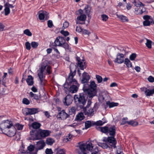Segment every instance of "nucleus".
I'll use <instances>...</instances> for the list:
<instances>
[{
	"label": "nucleus",
	"instance_id": "nucleus-1",
	"mask_svg": "<svg viewBox=\"0 0 154 154\" xmlns=\"http://www.w3.org/2000/svg\"><path fill=\"white\" fill-rule=\"evenodd\" d=\"M74 75L73 72H72L71 70H70V72L68 79L66 80V82L68 86H67L66 84H64L63 85L64 88L66 89L69 88L68 86L70 85L69 91L72 93H75L77 91L78 88L79 86V85L77 81L75 79H73Z\"/></svg>",
	"mask_w": 154,
	"mask_h": 154
},
{
	"label": "nucleus",
	"instance_id": "nucleus-2",
	"mask_svg": "<svg viewBox=\"0 0 154 154\" xmlns=\"http://www.w3.org/2000/svg\"><path fill=\"white\" fill-rule=\"evenodd\" d=\"M97 86L94 81L91 82L90 84H85L83 88L84 92L90 98H92L97 93Z\"/></svg>",
	"mask_w": 154,
	"mask_h": 154
},
{
	"label": "nucleus",
	"instance_id": "nucleus-3",
	"mask_svg": "<svg viewBox=\"0 0 154 154\" xmlns=\"http://www.w3.org/2000/svg\"><path fill=\"white\" fill-rule=\"evenodd\" d=\"M85 94L84 93H80L79 95H75L74 96V99L78 108L80 109H83L85 105L87 100L85 98Z\"/></svg>",
	"mask_w": 154,
	"mask_h": 154
},
{
	"label": "nucleus",
	"instance_id": "nucleus-4",
	"mask_svg": "<svg viewBox=\"0 0 154 154\" xmlns=\"http://www.w3.org/2000/svg\"><path fill=\"white\" fill-rule=\"evenodd\" d=\"M143 18L145 20L143 22V24L144 26H149L151 24L154 23V21L150 16L144 15L143 16Z\"/></svg>",
	"mask_w": 154,
	"mask_h": 154
},
{
	"label": "nucleus",
	"instance_id": "nucleus-5",
	"mask_svg": "<svg viewBox=\"0 0 154 154\" xmlns=\"http://www.w3.org/2000/svg\"><path fill=\"white\" fill-rule=\"evenodd\" d=\"M38 109L36 108H27L23 110V113L26 115L34 114L38 112Z\"/></svg>",
	"mask_w": 154,
	"mask_h": 154
},
{
	"label": "nucleus",
	"instance_id": "nucleus-6",
	"mask_svg": "<svg viewBox=\"0 0 154 154\" xmlns=\"http://www.w3.org/2000/svg\"><path fill=\"white\" fill-rule=\"evenodd\" d=\"M66 41L64 38L59 36L56 38L54 41V45L55 46H61Z\"/></svg>",
	"mask_w": 154,
	"mask_h": 154
},
{
	"label": "nucleus",
	"instance_id": "nucleus-7",
	"mask_svg": "<svg viewBox=\"0 0 154 154\" xmlns=\"http://www.w3.org/2000/svg\"><path fill=\"white\" fill-rule=\"evenodd\" d=\"M72 96L70 95H68L63 100V102L64 105L68 106L72 103Z\"/></svg>",
	"mask_w": 154,
	"mask_h": 154
},
{
	"label": "nucleus",
	"instance_id": "nucleus-8",
	"mask_svg": "<svg viewBox=\"0 0 154 154\" xmlns=\"http://www.w3.org/2000/svg\"><path fill=\"white\" fill-rule=\"evenodd\" d=\"M124 55L122 53H118L117 54L116 58L113 61L115 63L121 64L124 62Z\"/></svg>",
	"mask_w": 154,
	"mask_h": 154
},
{
	"label": "nucleus",
	"instance_id": "nucleus-9",
	"mask_svg": "<svg viewBox=\"0 0 154 154\" xmlns=\"http://www.w3.org/2000/svg\"><path fill=\"white\" fill-rule=\"evenodd\" d=\"M86 19V15H80L77 17L76 23L81 24H85Z\"/></svg>",
	"mask_w": 154,
	"mask_h": 154
},
{
	"label": "nucleus",
	"instance_id": "nucleus-10",
	"mask_svg": "<svg viewBox=\"0 0 154 154\" xmlns=\"http://www.w3.org/2000/svg\"><path fill=\"white\" fill-rule=\"evenodd\" d=\"M16 133V129L14 126H12V127L9 129L8 131H6L4 134L9 137H12L15 135Z\"/></svg>",
	"mask_w": 154,
	"mask_h": 154
},
{
	"label": "nucleus",
	"instance_id": "nucleus-11",
	"mask_svg": "<svg viewBox=\"0 0 154 154\" xmlns=\"http://www.w3.org/2000/svg\"><path fill=\"white\" fill-rule=\"evenodd\" d=\"M107 141L109 143L110 145L112 147L116 148V141L114 137H109L107 139Z\"/></svg>",
	"mask_w": 154,
	"mask_h": 154
},
{
	"label": "nucleus",
	"instance_id": "nucleus-12",
	"mask_svg": "<svg viewBox=\"0 0 154 154\" xmlns=\"http://www.w3.org/2000/svg\"><path fill=\"white\" fill-rule=\"evenodd\" d=\"M46 67V65H42L41 67L38 71V75L41 81H42L43 78V72L44 71Z\"/></svg>",
	"mask_w": 154,
	"mask_h": 154
},
{
	"label": "nucleus",
	"instance_id": "nucleus-13",
	"mask_svg": "<svg viewBox=\"0 0 154 154\" xmlns=\"http://www.w3.org/2000/svg\"><path fill=\"white\" fill-rule=\"evenodd\" d=\"M69 115L67 114L64 110H63L59 113L57 116L58 119H60L62 120H65L68 117Z\"/></svg>",
	"mask_w": 154,
	"mask_h": 154
},
{
	"label": "nucleus",
	"instance_id": "nucleus-14",
	"mask_svg": "<svg viewBox=\"0 0 154 154\" xmlns=\"http://www.w3.org/2000/svg\"><path fill=\"white\" fill-rule=\"evenodd\" d=\"M82 79L81 80V82L83 84H88V81L90 79V76L86 72H84L82 75Z\"/></svg>",
	"mask_w": 154,
	"mask_h": 154
},
{
	"label": "nucleus",
	"instance_id": "nucleus-15",
	"mask_svg": "<svg viewBox=\"0 0 154 154\" xmlns=\"http://www.w3.org/2000/svg\"><path fill=\"white\" fill-rule=\"evenodd\" d=\"M76 60L78 61L77 66L82 70H83L85 67V63L83 60L80 59L79 57H77Z\"/></svg>",
	"mask_w": 154,
	"mask_h": 154
},
{
	"label": "nucleus",
	"instance_id": "nucleus-16",
	"mask_svg": "<svg viewBox=\"0 0 154 154\" xmlns=\"http://www.w3.org/2000/svg\"><path fill=\"white\" fill-rule=\"evenodd\" d=\"M45 143L43 140H40L37 142L36 149H37L38 150L42 149L45 146Z\"/></svg>",
	"mask_w": 154,
	"mask_h": 154
},
{
	"label": "nucleus",
	"instance_id": "nucleus-17",
	"mask_svg": "<svg viewBox=\"0 0 154 154\" xmlns=\"http://www.w3.org/2000/svg\"><path fill=\"white\" fill-rule=\"evenodd\" d=\"M28 152L29 154H37L38 150L35 149V147L34 145H31L27 147Z\"/></svg>",
	"mask_w": 154,
	"mask_h": 154
},
{
	"label": "nucleus",
	"instance_id": "nucleus-18",
	"mask_svg": "<svg viewBox=\"0 0 154 154\" xmlns=\"http://www.w3.org/2000/svg\"><path fill=\"white\" fill-rule=\"evenodd\" d=\"M51 132L48 130H41L40 131L39 134L42 137H45L48 136L51 133Z\"/></svg>",
	"mask_w": 154,
	"mask_h": 154
},
{
	"label": "nucleus",
	"instance_id": "nucleus-19",
	"mask_svg": "<svg viewBox=\"0 0 154 154\" xmlns=\"http://www.w3.org/2000/svg\"><path fill=\"white\" fill-rule=\"evenodd\" d=\"M6 125L5 122H4L0 125V133L4 134L8 130V128H6Z\"/></svg>",
	"mask_w": 154,
	"mask_h": 154
},
{
	"label": "nucleus",
	"instance_id": "nucleus-20",
	"mask_svg": "<svg viewBox=\"0 0 154 154\" xmlns=\"http://www.w3.org/2000/svg\"><path fill=\"white\" fill-rule=\"evenodd\" d=\"M116 127L114 125L108 128V132L110 135L115 136L116 134Z\"/></svg>",
	"mask_w": 154,
	"mask_h": 154
},
{
	"label": "nucleus",
	"instance_id": "nucleus-21",
	"mask_svg": "<svg viewBox=\"0 0 154 154\" xmlns=\"http://www.w3.org/2000/svg\"><path fill=\"white\" fill-rule=\"evenodd\" d=\"M79 145V148L81 150L83 154H87V152L86 151V143H81Z\"/></svg>",
	"mask_w": 154,
	"mask_h": 154
},
{
	"label": "nucleus",
	"instance_id": "nucleus-22",
	"mask_svg": "<svg viewBox=\"0 0 154 154\" xmlns=\"http://www.w3.org/2000/svg\"><path fill=\"white\" fill-rule=\"evenodd\" d=\"M26 82L29 86H32L34 84L33 78L31 75H28L26 80Z\"/></svg>",
	"mask_w": 154,
	"mask_h": 154
},
{
	"label": "nucleus",
	"instance_id": "nucleus-23",
	"mask_svg": "<svg viewBox=\"0 0 154 154\" xmlns=\"http://www.w3.org/2000/svg\"><path fill=\"white\" fill-rule=\"evenodd\" d=\"M47 13L45 11H40L39 12L38 15L39 18L40 20H43L45 17H46Z\"/></svg>",
	"mask_w": 154,
	"mask_h": 154
},
{
	"label": "nucleus",
	"instance_id": "nucleus-24",
	"mask_svg": "<svg viewBox=\"0 0 154 154\" xmlns=\"http://www.w3.org/2000/svg\"><path fill=\"white\" fill-rule=\"evenodd\" d=\"M37 131L35 130H32L30 132V135L33 138L34 140L38 139L37 137V135L36 134Z\"/></svg>",
	"mask_w": 154,
	"mask_h": 154
},
{
	"label": "nucleus",
	"instance_id": "nucleus-25",
	"mask_svg": "<svg viewBox=\"0 0 154 154\" xmlns=\"http://www.w3.org/2000/svg\"><path fill=\"white\" fill-rule=\"evenodd\" d=\"M94 125V122L93 121H87L85 123V128L88 129L91 126Z\"/></svg>",
	"mask_w": 154,
	"mask_h": 154
},
{
	"label": "nucleus",
	"instance_id": "nucleus-26",
	"mask_svg": "<svg viewBox=\"0 0 154 154\" xmlns=\"http://www.w3.org/2000/svg\"><path fill=\"white\" fill-rule=\"evenodd\" d=\"M84 118V114L82 113H80L78 114L76 116L75 119H76L77 122H80L83 120Z\"/></svg>",
	"mask_w": 154,
	"mask_h": 154
},
{
	"label": "nucleus",
	"instance_id": "nucleus-27",
	"mask_svg": "<svg viewBox=\"0 0 154 154\" xmlns=\"http://www.w3.org/2000/svg\"><path fill=\"white\" fill-rule=\"evenodd\" d=\"M116 16L123 22H127L128 21V19L126 16L123 15H119L118 14H117Z\"/></svg>",
	"mask_w": 154,
	"mask_h": 154
},
{
	"label": "nucleus",
	"instance_id": "nucleus-28",
	"mask_svg": "<svg viewBox=\"0 0 154 154\" xmlns=\"http://www.w3.org/2000/svg\"><path fill=\"white\" fill-rule=\"evenodd\" d=\"M145 89V93L146 96H151L152 94H154V89L152 90L147 89L146 88Z\"/></svg>",
	"mask_w": 154,
	"mask_h": 154
},
{
	"label": "nucleus",
	"instance_id": "nucleus-29",
	"mask_svg": "<svg viewBox=\"0 0 154 154\" xmlns=\"http://www.w3.org/2000/svg\"><path fill=\"white\" fill-rule=\"evenodd\" d=\"M106 104L108 105L109 108H111L114 106H117L119 105L117 103H115L114 102H111L109 101H108L106 102Z\"/></svg>",
	"mask_w": 154,
	"mask_h": 154
},
{
	"label": "nucleus",
	"instance_id": "nucleus-30",
	"mask_svg": "<svg viewBox=\"0 0 154 154\" xmlns=\"http://www.w3.org/2000/svg\"><path fill=\"white\" fill-rule=\"evenodd\" d=\"M29 95L31 97L33 98L34 99L36 100H39L40 98L39 95L34 94L32 92H30L29 93Z\"/></svg>",
	"mask_w": 154,
	"mask_h": 154
},
{
	"label": "nucleus",
	"instance_id": "nucleus-31",
	"mask_svg": "<svg viewBox=\"0 0 154 154\" xmlns=\"http://www.w3.org/2000/svg\"><path fill=\"white\" fill-rule=\"evenodd\" d=\"M41 124L36 122H34L31 125V127L34 129H37L39 128L41 126Z\"/></svg>",
	"mask_w": 154,
	"mask_h": 154
},
{
	"label": "nucleus",
	"instance_id": "nucleus-32",
	"mask_svg": "<svg viewBox=\"0 0 154 154\" xmlns=\"http://www.w3.org/2000/svg\"><path fill=\"white\" fill-rule=\"evenodd\" d=\"M86 148L87 150L91 151L93 148L92 144L91 142H87L86 143Z\"/></svg>",
	"mask_w": 154,
	"mask_h": 154
},
{
	"label": "nucleus",
	"instance_id": "nucleus-33",
	"mask_svg": "<svg viewBox=\"0 0 154 154\" xmlns=\"http://www.w3.org/2000/svg\"><path fill=\"white\" fill-rule=\"evenodd\" d=\"M124 63L128 68L131 67L132 66L131 63L129 60L128 58L125 59L124 60Z\"/></svg>",
	"mask_w": 154,
	"mask_h": 154
},
{
	"label": "nucleus",
	"instance_id": "nucleus-34",
	"mask_svg": "<svg viewBox=\"0 0 154 154\" xmlns=\"http://www.w3.org/2000/svg\"><path fill=\"white\" fill-rule=\"evenodd\" d=\"M54 142V139L50 137L48 138L46 140V143L48 145H51Z\"/></svg>",
	"mask_w": 154,
	"mask_h": 154
},
{
	"label": "nucleus",
	"instance_id": "nucleus-35",
	"mask_svg": "<svg viewBox=\"0 0 154 154\" xmlns=\"http://www.w3.org/2000/svg\"><path fill=\"white\" fill-rule=\"evenodd\" d=\"M5 122L6 125V128H8L7 131H8L9 129L12 127V126H14L11 121L7 120Z\"/></svg>",
	"mask_w": 154,
	"mask_h": 154
},
{
	"label": "nucleus",
	"instance_id": "nucleus-36",
	"mask_svg": "<svg viewBox=\"0 0 154 154\" xmlns=\"http://www.w3.org/2000/svg\"><path fill=\"white\" fill-rule=\"evenodd\" d=\"M94 114V110L92 109H88L85 113V114L88 116H91Z\"/></svg>",
	"mask_w": 154,
	"mask_h": 154
},
{
	"label": "nucleus",
	"instance_id": "nucleus-37",
	"mask_svg": "<svg viewBox=\"0 0 154 154\" xmlns=\"http://www.w3.org/2000/svg\"><path fill=\"white\" fill-rule=\"evenodd\" d=\"M108 128H109L107 127H100L98 128V129L102 132L105 133L108 132Z\"/></svg>",
	"mask_w": 154,
	"mask_h": 154
},
{
	"label": "nucleus",
	"instance_id": "nucleus-38",
	"mask_svg": "<svg viewBox=\"0 0 154 154\" xmlns=\"http://www.w3.org/2000/svg\"><path fill=\"white\" fill-rule=\"evenodd\" d=\"M91 7L88 5H86L84 8V10L85 11L86 14L87 15H89L91 10Z\"/></svg>",
	"mask_w": 154,
	"mask_h": 154
},
{
	"label": "nucleus",
	"instance_id": "nucleus-39",
	"mask_svg": "<svg viewBox=\"0 0 154 154\" xmlns=\"http://www.w3.org/2000/svg\"><path fill=\"white\" fill-rule=\"evenodd\" d=\"M128 124L132 126H136L138 124V123L137 122L134 120H131L128 121Z\"/></svg>",
	"mask_w": 154,
	"mask_h": 154
},
{
	"label": "nucleus",
	"instance_id": "nucleus-40",
	"mask_svg": "<svg viewBox=\"0 0 154 154\" xmlns=\"http://www.w3.org/2000/svg\"><path fill=\"white\" fill-rule=\"evenodd\" d=\"M146 40V46L149 48H151V43L152 41L146 38H145Z\"/></svg>",
	"mask_w": 154,
	"mask_h": 154
},
{
	"label": "nucleus",
	"instance_id": "nucleus-41",
	"mask_svg": "<svg viewBox=\"0 0 154 154\" xmlns=\"http://www.w3.org/2000/svg\"><path fill=\"white\" fill-rule=\"evenodd\" d=\"M23 33L24 34L26 35L29 36H31L32 35V33L30 32L29 30L28 29H27L23 31Z\"/></svg>",
	"mask_w": 154,
	"mask_h": 154
},
{
	"label": "nucleus",
	"instance_id": "nucleus-42",
	"mask_svg": "<svg viewBox=\"0 0 154 154\" xmlns=\"http://www.w3.org/2000/svg\"><path fill=\"white\" fill-rule=\"evenodd\" d=\"M5 16L8 15L10 13V10L8 7H7L5 5Z\"/></svg>",
	"mask_w": 154,
	"mask_h": 154
},
{
	"label": "nucleus",
	"instance_id": "nucleus-43",
	"mask_svg": "<svg viewBox=\"0 0 154 154\" xmlns=\"http://www.w3.org/2000/svg\"><path fill=\"white\" fill-rule=\"evenodd\" d=\"M133 4L136 7H137L139 6H144V5L141 2H137L135 1H134L133 2Z\"/></svg>",
	"mask_w": 154,
	"mask_h": 154
},
{
	"label": "nucleus",
	"instance_id": "nucleus-44",
	"mask_svg": "<svg viewBox=\"0 0 154 154\" xmlns=\"http://www.w3.org/2000/svg\"><path fill=\"white\" fill-rule=\"evenodd\" d=\"M104 122H103L102 121L99 120L97 122H94V125H96L97 126L102 125L104 123Z\"/></svg>",
	"mask_w": 154,
	"mask_h": 154
},
{
	"label": "nucleus",
	"instance_id": "nucleus-45",
	"mask_svg": "<svg viewBox=\"0 0 154 154\" xmlns=\"http://www.w3.org/2000/svg\"><path fill=\"white\" fill-rule=\"evenodd\" d=\"M96 78L98 83L101 82L103 80V79L101 76L99 75H96Z\"/></svg>",
	"mask_w": 154,
	"mask_h": 154
},
{
	"label": "nucleus",
	"instance_id": "nucleus-46",
	"mask_svg": "<svg viewBox=\"0 0 154 154\" xmlns=\"http://www.w3.org/2000/svg\"><path fill=\"white\" fill-rule=\"evenodd\" d=\"M31 45L33 48H35L38 47V43L37 42H32L31 43Z\"/></svg>",
	"mask_w": 154,
	"mask_h": 154
},
{
	"label": "nucleus",
	"instance_id": "nucleus-47",
	"mask_svg": "<svg viewBox=\"0 0 154 154\" xmlns=\"http://www.w3.org/2000/svg\"><path fill=\"white\" fill-rule=\"evenodd\" d=\"M127 120L128 118L127 117L123 118L121 122V125H124L126 123H128V121H127Z\"/></svg>",
	"mask_w": 154,
	"mask_h": 154
},
{
	"label": "nucleus",
	"instance_id": "nucleus-48",
	"mask_svg": "<svg viewBox=\"0 0 154 154\" xmlns=\"http://www.w3.org/2000/svg\"><path fill=\"white\" fill-rule=\"evenodd\" d=\"M137 57V55L135 53H133L129 57L130 59L131 60H134Z\"/></svg>",
	"mask_w": 154,
	"mask_h": 154
},
{
	"label": "nucleus",
	"instance_id": "nucleus-49",
	"mask_svg": "<svg viewBox=\"0 0 154 154\" xmlns=\"http://www.w3.org/2000/svg\"><path fill=\"white\" fill-rule=\"evenodd\" d=\"M23 103L26 105H29L30 103V101L27 99L24 98L22 100Z\"/></svg>",
	"mask_w": 154,
	"mask_h": 154
},
{
	"label": "nucleus",
	"instance_id": "nucleus-50",
	"mask_svg": "<svg viewBox=\"0 0 154 154\" xmlns=\"http://www.w3.org/2000/svg\"><path fill=\"white\" fill-rule=\"evenodd\" d=\"M69 26V23L67 21H65L63 23L62 29H64L67 28Z\"/></svg>",
	"mask_w": 154,
	"mask_h": 154
},
{
	"label": "nucleus",
	"instance_id": "nucleus-51",
	"mask_svg": "<svg viewBox=\"0 0 154 154\" xmlns=\"http://www.w3.org/2000/svg\"><path fill=\"white\" fill-rule=\"evenodd\" d=\"M102 20L103 21H106L108 18V16L105 14H102L101 15Z\"/></svg>",
	"mask_w": 154,
	"mask_h": 154
},
{
	"label": "nucleus",
	"instance_id": "nucleus-52",
	"mask_svg": "<svg viewBox=\"0 0 154 154\" xmlns=\"http://www.w3.org/2000/svg\"><path fill=\"white\" fill-rule=\"evenodd\" d=\"M25 46L26 49L29 50L31 49L30 44L29 42H27L25 43Z\"/></svg>",
	"mask_w": 154,
	"mask_h": 154
},
{
	"label": "nucleus",
	"instance_id": "nucleus-53",
	"mask_svg": "<svg viewBox=\"0 0 154 154\" xmlns=\"http://www.w3.org/2000/svg\"><path fill=\"white\" fill-rule=\"evenodd\" d=\"M45 152L46 154H52L53 153V152L51 149H47Z\"/></svg>",
	"mask_w": 154,
	"mask_h": 154
},
{
	"label": "nucleus",
	"instance_id": "nucleus-54",
	"mask_svg": "<svg viewBox=\"0 0 154 154\" xmlns=\"http://www.w3.org/2000/svg\"><path fill=\"white\" fill-rule=\"evenodd\" d=\"M61 33L63 34L64 36H66L69 35V32L68 31H65L62 30L60 32Z\"/></svg>",
	"mask_w": 154,
	"mask_h": 154
},
{
	"label": "nucleus",
	"instance_id": "nucleus-55",
	"mask_svg": "<svg viewBox=\"0 0 154 154\" xmlns=\"http://www.w3.org/2000/svg\"><path fill=\"white\" fill-rule=\"evenodd\" d=\"M5 26L2 23L0 22V31H2L4 30Z\"/></svg>",
	"mask_w": 154,
	"mask_h": 154
},
{
	"label": "nucleus",
	"instance_id": "nucleus-56",
	"mask_svg": "<svg viewBox=\"0 0 154 154\" xmlns=\"http://www.w3.org/2000/svg\"><path fill=\"white\" fill-rule=\"evenodd\" d=\"M82 32L83 34L85 35H89V34H90V32L85 29H83Z\"/></svg>",
	"mask_w": 154,
	"mask_h": 154
},
{
	"label": "nucleus",
	"instance_id": "nucleus-57",
	"mask_svg": "<svg viewBox=\"0 0 154 154\" xmlns=\"http://www.w3.org/2000/svg\"><path fill=\"white\" fill-rule=\"evenodd\" d=\"M147 79L148 81L150 82H154V78L152 76H149Z\"/></svg>",
	"mask_w": 154,
	"mask_h": 154
},
{
	"label": "nucleus",
	"instance_id": "nucleus-58",
	"mask_svg": "<svg viewBox=\"0 0 154 154\" xmlns=\"http://www.w3.org/2000/svg\"><path fill=\"white\" fill-rule=\"evenodd\" d=\"M69 111L72 113H74L75 112V108L74 107H72L69 109Z\"/></svg>",
	"mask_w": 154,
	"mask_h": 154
},
{
	"label": "nucleus",
	"instance_id": "nucleus-59",
	"mask_svg": "<svg viewBox=\"0 0 154 154\" xmlns=\"http://www.w3.org/2000/svg\"><path fill=\"white\" fill-rule=\"evenodd\" d=\"M83 29L80 26H77L76 28V31L77 32H82Z\"/></svg>",
	"mask_w": 154,
	"mask_h": 154
},
{
	"label": "nucleus",
	"instance_id": "nucleus-60",
	"mask_svg": "<svg viewBox=\"0 0 154 154\" xmlns=\"http://www.w3.org/2000/svg\"><path fill=\"white\" fill-rule=\"evenodd\" d=\"M48 26L49 28H51L53 26L52 22V21L49 20L48 21Z\"/></svg>",
	"mask_w": 154,
	"mask_h": 154
},
{
	"label": "nucleus",
	"instance_id": "nucleus-61",
	"mask_svg": "<svg viewBox=\"0 0 154 154\" xmlns=\"http://www.w3.org/2000/svg\"><path fill=\"white\" fill-rule=\"evenodd\" d=\"M61 47H62L66 49H69V45L67 43H66L65 42L63 44V45H62V46H61Z\"/></svg>",
	"mask_w": 154,
	"mask_h": 154
},
{
	"label": "nucleus",
	"instance_id": "nucleus-62",
	"mask_svg": "<svg viewBox=\"0 0 154 154\" xmlns=\"http://www.w3.org/2000/svg\"><path fill=\"white\" fill-rule=\"evenodd\" d=\"M51 67L50 66H48L46 70L48 75L50 74L51 73Z\"/></svg>",
	"mask_w": 154,
	"mask_h": 154
},
{
	"label": "nucleus",
	"instance_id": "nucleus-63",
	"mask_svg": "<svg viewBox=\"0 0 154 154\" xmlns=\"http://www.w3.org/2000/svg\"><path fill=\"white\" fill-rule=\"evenodd\" d=\"M16 126L17 129L18 130H21L23 129V126L22 125H20L19 124H17Z\"/></svg>",
	"mask_w": 154,
	"mask_h": 154
},
{
	"label": "nucleus",
	"instance_id": "nucleus-64",
	"mask_svg": "<svg viewBox=\"0 0 154 154\" xmlns=\"http://www.w3.org/2000/svg\"><path fill=\"white\" fill-rule=\"evenodd\" d=\"M94 152H93L91 154H100L98 153V150L97 147L95 148Z\"/></svg>",
	"mask_w": 154,
	"mask_h": 154
}]
</instances>
